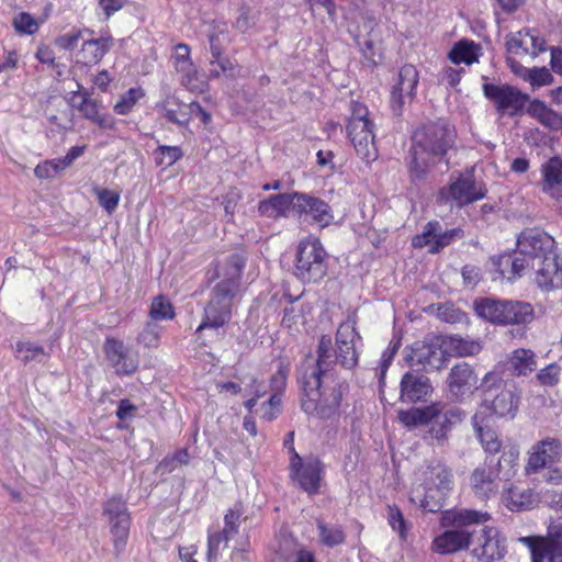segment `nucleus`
Masks as SVG:
<instances>
[{"mask_svg": "<svg viewBox=\"0 0 562 562\" xmlns=\"http://www.w3.org/2000/svg\"><path fill=\"white\" fill-rule=\"evenodd\" d=\"M362 338L356 322L348 318L336 331L335 348L331 338H319L316 360L308 357L301 366L299 381L303 391L302 409L310 415L330 418L339 409L348 383L339 379L336 366L351 370L358 364Z\"/></svg>", "mask_w": 562, "mask_h": 562, "instance_id": "obj_1", "label": "nucleus"}, {"mask_svg": "<svg viewBox=\"0 0 562 562\" xmlns=\"http://www.w3.org/2000/svg\"><path fill=\"white\" fill-rule=\"evenodd\" d=\"M457 133L445 120L428 122L413 134L408 171L413 181L424 180L429 171L441 162L453 147Z\"/></svg>", "mask_w": 562, "mask_h": 562, "instance_id": "obj_2", "label": "nucleus"}, {"mask_svg": "<svg viewBox=\"0 0 562 562\" xmlns=\"http://www.w3.org/2000/svg\"><path fill=\"white\" fill-rule=\"evenodd\" d=\"M490 519L491 515L483 510L461 508L445 512L441 525L450 528L434 539L431 550L438 554H452L469 549L473 537L471 527Z\"/></svg>", "mask_w": 562, "mask_h": 562, "instance_id": "obj_3", "label": "nucleus"}, {"mask_svg": "<svg viewBox=\"0 0 562 562\" xmlns=\"http://www.w3.org/2000/svg\"><path fill=\"white\" fill-rule=\"evenodd\" d=\"M453 486V476L450 469L435 462L419 471L411 499L425 510L437 513L442 506V499Z\"/></svg>", "mask_w": 562, "mask_h": 562, "instance_id": "obj_4", "label": "nucleus"}, {"mask_svg": "<svg viewBox=\"0 0 562 562\" xmlns=\"http://www.w3.org/2000/svg\"><path fill=\"white\" fill-rule=\"evenodd\" d=\"M554 239L543 231H524L517 238V256L501 259L502 265L510 266L512 276L507 278L510 280L520 277L528 266L535 267L538 259L542 260L546 255L554 254Z\"/></svg>", "mask_w": 562, "mask_h": 562, "instance_id": "obj_5", "label": "nucleus"}, {"mask_svg": "<svg viewBox=\"0 0 562 562\" xmlns=\"http://www.w3.org/2000/svg\"><path fill=\"white\" fill-rule=\"evenodd\" d=\"M481 409L506 417L514 416L518 407L516 387L512 382L505 381L497 372H487L481 383Z\"/></svg>", "mask_w": 562, "mask_h": 562, "instance_id": "obj_6", "label": "nucleus"}, {"mask_svg": "<svg viewBox=\"0 0 562 562\" xmlns=\"http://www.w3.org/2000/svg\"><path fill=\"white\" fill-rule=\"evenodd\" d=\"M476 314L493 324H527L533 318L532 306L524 302H513L485 297L474 303Z\"/></svg>", "mask_w": 562, "mask_h": 562, "instance_id": "obj_7", "label": "nucleus"}, {"mask_svg": "<svg viewBox=\"0 0 562 562\" xmlns=\"http://www.w3.org/2000/svg\"><path fill=\"white\" fill-rule=\"evenodd\" d=\"M326 250L318 238L301 240L296 249L295 276L304 282H317L327 272Z\"/></svg>", "mask_w": 562, "mask_h": 562, "instance_id": "obj_8", "label": "nucleus"}, {"mask_svg": "<svg viewBox=\"0 0 562 562\" xmlns=\"http://www.w3.org/2000/svg\"><path fill=\"white\" fill-rule=\"evenodd\" d=\"M239 291L228 283H216L211 292L210 301L204 310V317L196 331L205 328H220L232 317V305Z\"/></svg>", "mask_w": 562, "mask_h": 562, "instance_id": "obj_9", "label": "nucleus"}, {"mask_svg": "<svg viewBox=\"0 0 562 562\" xmlns=\"http://www.w3.org/2000/svg\"><path fill=\"white\" fill-rule=\"evenodd\" d=\"M443 345V339L436 336L416 341L406 353V361L412 368L416 367L425 371L439 370L447 361V350Z\"/></svg>", "mask_w": 562, "mask_h": 562, "instance_id": "obj_10", "label": "nucleus"}, {"mask_svg": "<svg viewBox=\"0 0 562 562\" xmlns=\"http://www.w3.org/2000/svg\"><path fill=\"white\" fill-rule=\"evenodd\" d=\"M471 554L477 562H498L506 554V539L495 527L485 526L479 532L473 530L470 543Z\"/></svg>", "mask_w": 562, "mask_h": 562, "instance_id": "obj_11", "label": "nucleus"}, {"mask_svg": "<svg viewBox=\"0 0 562 562\" xmlns=\"http://www.w3.org/2000/svg\"><path fill=\"white\" fill-rule=\"evenodd\" d=\"M483 91L502 115L516 116L522 113L529 101L528 94L509 85L485 83Z\"/></svg>", "mask_w": 562, "mask_h": 562, "instance_id": "obj_12", "label": "nucleus"}, {"mask_svg": "<svg viewBox=\"0 0 562 562\" xmlns=\"http://www.w3.org/2000/svg\"><path fill=\"white\" fill-rule=\"evenodd\" d=\"M104 514L109 517L114 549L120 553L126 546L131 525L125 503L121 498L109 499L104 505Z\"/></svg>", "mask_w": 562, "mask_h": 562, "instance_id": "obj_13", "label": "nucleus"}, {"mask_svg": "<svg viewBox=\"0 0 562 562\" xmlns=\"http://www.w3.org/2000/svg\"><path fill=\"white\" fill-rule=\"evenodd\" d=\"M104 355L111 367L120 375L133 374L139 364L138 353L123 340L106 338L103 346Z\"/></svg>", "mask_w": 562, "mask_h": 562, "instance_id": "obj_14", "label": "nucleus"}, {"mask_svg": "<svg viewBox=\"0 0 562 562\" xmlns=\"http://www.w3.org/2000/svg\"><path fill=\"white\" fill-rule=\"evenodd\" d=\"M295 212L305 221L317 225L319 228L328 227L334 223L335 216L331 207L324 200L301 192H295Z\"/></svg>", "mask_w": 562, "mask_h": 562, "instance_id": "obj_15", "label": "nucleus"}, {"mask_svg": "<svg viewBox=\"0 0 562 562\" xmlns=\"http://www.w3.org/2000/svg\"><path fill=\"white\" fill-rule=\"evenodd\" d=\"M503 481L497 468L492 462L485 461L472 471L470 487L477 498L484 501L498 494Z\"/></svg>", "mask_w": 562, "mask_h": 562, "instance_id": "obj_16", "label": "nucleus"}, {"mask_svg": "<svg viewBox=\"0 0 562 562\" xmlns=\"http://www.w3.org/2000/svg\"><path fill=\"white\" fill-rule=\"evenodd\" d=\"M419 80L418 71L413 65H404L398 72L396 83L391 91L392 111L400 115L404 105L411 102L415 97V90Z\"/></svg>", "mask_w": 562, "mask_h": 562, "instance_id": "obj_17", "label": "nucleus"}, {"mask_svg": "<svg viewBox=\"0 0 562 562\" xmlns=\"http://www.w3.org/2000/svg\"><path fill=\"white\" fill-rule=\"evenodd\" d=\"M291 472L297 484L308 494L319 491L323 473V464L318 459L302 461L297 453L291 459Z\"/></svg>", "mask_w": 562, "mask_h": 562, "instance_id": "obj_18", "label": "nucleus"}, {"mask_svg": "<svg viewBox=\"0 0 562 562\" xmlns=\"http://www.w3.org/2000/svg\"><path fill=\"white\" fill-rule=\"evenodd\" d=\"M461 235L462 231L460 228L442 231L438 222H429L423 233L413 238L412 244L416 248L429 247V252L436 254Z\"/></svg>", "mask_w": 562, "mask_h": 562, "instance_id": "obj_19", "label": "nucleus"}, {"mask_svg": "<svg viewBox=\"0 0 562 562\" xmlns=\"http://www.w3.org/2000/svg\"><path fill=\"white\" fill-rule=\"evenodd\" d=\"M440 193L443 199L453 201L460 207L482 200L486 194V189L471 178L460 177L448 188L442 189Z\"/></svg>", "mask_w": 562, "mask_h": 562, "instance_id": "obj_20", "label": "nucleus"}, {"mask_svg": "<svg viewBox=\"0 0 562 562\" xmlns=\"http://www.w3.org/2000/svg\"><path fill=\"white\" fill-rule=\"evenodd\" d=\"M78 85V90L74 91L68 102L71 108L78 110L82 116L98 124L101 128L110 130L114 127V120L111 115L100 113V103L90 98L87 90H81Z\"/></svg>", "mask_w": 562, "mask_h": 562, "instance_id": "obj_21", "label": "nucleus"}, {"mask_svg": "<svg viewBox=\"0 0 562 562\" xmlns=\"http://www.w3.org/2000/svg\"><path fill=\"white\" fill-rule=\"evenodd\" d=\"M347 136L352 144L357 155L367 162L378 157L375 146L374 123L346 126Z\"/></svg>", "mask_w": 562, "mask_h": 562, "instance_id": "obj_22", "label": "nucleus"}, {"mask_svg": "<svg viewBox=\"0 0 562 562\" xmlns=\"http://www.w3.org/2000/svg\"><path fill=\"white\" fill-rule=\"evenodd\" d=\"M535 281L544 291L562 288V259L554 254L538 259L535 267Z\"/></svg>", "mask_w": 562, "mask_h": 562, "instance_id": "obj_23", "label": "nucleus"}, {"mask_svg": "<svg viewBox=\"0 0 562 562\" xmlns=\"http://www.w3.org/2000/svg\"><path fill=\"white\" fill-rule=\"evenodd\" d=\"M400 387V400L407 404L425 402L432 393L430 380L413 372H406L402 376Z\"/></svg>", "mask_w": 562, "mask_h": 562, "instance_id": "obj_24", "label": "nucleus"}, {"mask_svg": "<svg viewBox=\"0 0 562 562\" xmlns=\"http://www.w3.org/2000/svg\"><path fill=\"white\" fill-rule=\"evenodd\" d=\"M561 443L558 439L547 438L531 448V452L526 465V473H537L553 463L560 454Z\"/></svg>", "mask_w": 562, "mask_h": 562, "instance_id": "obj_25", "label": "nucleus"}, {"mask_svg": "<svg viewBox=\"0 0 562 562\" xmlns=\"http://www.w3.org/2000/svg\"><path fill=\"white\" fill-rule=\"evenodd\" d=\"M477 380V375L468 363H460L450 370L447 382L451 394L459 398L476 390Z\"/></svg>", "mask_w": 562, "mask_h": 562, "instance_id": "obj_26", "label": "nucleus"}, {"mask_svg": "<svg viewBox=\"0 0 562 562\" xmlns=\"http://www.w3.org/2000/svg\"><path fill=\"white\" fill-rule=\"evenodd\" d=\"M533 562H562V519L552 522L548 541L532 551Z\"/></svg>", "mask_w": 562, "mask_h": 562, "instance_id": "obj_27", "label": "nucleus"}, {"mask_svg": "<svg viewBox=\"0 0 562 562\" xmlns=\"http://www.w3.org/2000/svg\"><path fill=\"white\" fill-rule=\"evenodd\" d=\"M541 189L554 200L562 199V158L555 156L541 166Z\"/></svg>", "mask_w": 562, "mask_h": 562, "instance_id": "obj_28", "label": "nucleus"}, {"mask_svg": "<svg viewBox=\"0 0 562 562\" xmlns=\"http://www.w3.org/2000/svg\"><path fill=\"white\" fill-rule=\"evenodd\" d=\"M502 499L512 512L527 510L537 506L540 498L531 488H522L514 484L504 487Z\"/></svg>", "mask_w": 562, "mask_h": 562, "instance_id": "obj_29", "label": "nucleus"}, {"mask_svg": "<svg viewBox=\"0 0 562 562\" xmlns=\"http://www.w3.org/2000/svg\"><path fill=\"white\" fill-rule=\"evenodd\" d=\"M114 41L110 35L87 40L82 43L78 53V61L86 66L99 64L113 47Z\"/></svg>", "mask_w": 562, "mask_h": 562, "instance_id": "obj_30", "label": "nucleus"}, {"mask_svg": "<svg viewBox=\"0 0 562 562\" xmlns=\"http://www.w3.org/2000/svg\"><path fill=\"white\" fill-rule=\"evenodd\" d=\"M295 192L292 194H276L261 201L258 205V211L261 215L271 218L286 216V213L291 207L295 212Z\"/></svg>", "mask_w": 562, "mask_h": 562, "instance_id": "obj_31", "label": "nucleus"}, {"mask_svg": "<svg viewBox=\"0 0 562 562\" xmlns=\"http://www.w3.org/2000/svg\"><path fill=\"white\" fill-rule=\"evenodd\" d=\"M463 414L458 408H449L442 412V406L438 404V414L430 422L431 427L429 434L437 440H443L451 426L460 423Z\"/></svg>", "mask_w": 562, "mask_h": 562, "instance_id": "obj_32", "label": "nucleus"}, {"mask_svg": "<svg viewBox=\"0 0 562 562\" xmlns=\"http://www.w3.org/2000/svg\"><path fill=\"white\" fill-rule=\"evenodd\" d=\"M438 414V403L426 407H416L398 413L400 422L408 428L429 424Z\"/></svg>", "mask_w": 562, "mask_h": 562, "instance_id": "obj_33", "label": "nucleus"}, {"mask_svg": "<svg viewBox=\"0 0 562 562\" xmlns=\"http://www.w3.org/2000/svg\"><path fill=\"white\" fill-rule=\"evenodd\" d=\"M527 113L537 119L543 126L551 130H559L562 127V116L548 108L544 102L539 99L528 101Z\"/></svg>", "mask_w": 562, "mask_h": 562, "instance_id": "obj_34", "label": "nucleus"}, {"mask_svg": "<svg viewBox=\"0 0 562 562\" xmlns=\"http://www.w3.org/2000/svg\"><path fill=\"white\" fill-rule=\"evenodd\" d=\"M481 55V46L473 41L462 40L454 44L449 53L451 63L472 65L479 61Z\"/></svg>", "mask_w": 562, "mask_h": 562, "instance_id": "obj_35", "label": "nucleus"}, {"mask_svg": "<svg viewBox=\"0 0 562 562\" xmlns=\"http://www.w3.org/2000/svg\"><path fill=\"white\" fill-rule=\"evenodd\" d=\"M447 353L458 357H471L477 355L482 350L480 340L468 339L460 336H450L443 339Z\"/></svg>", "mask_w": 562, "mask_h": 562, "instance_id": "obj_36", "label": "nucleus"}, {"mask_svg": "<svg viewBox=\"0 0 562 562\" xmlns=\"http://www.w3.org/2000/svg\"><path fill=\"white\" fill-rule=\"evenodd\" d=\"M537 367L535 353L529 349H517L508 358V369L516 375H527Z\"/></svg>", "mask_w": 562, "mask_h": 562, "instance_id": "obj_37", "label": "nucleus"}, {"mask_svg": "<svg viewBox=\"0 0 562 562\" xmlns=\"http://www.w3.org/2000/svg\"><path fill=\"white\" fill-rule=\"evenodd\" d=\"M244 267L245 259L240 255L234 254L229 256L222 268V272L220 274L222 279L218 283H228L229 288L234 285L235 290L239 291L240 277Z\"/></svg>", "mask_w": 562, "mask_h": 562, "instance_id": "obj_38", "label": "nucleus"}, {"mask_svg": "<svg viewBox=\"0 0 562 562\" xmlns=\"http://www.w3.org/2000/svg\"><path fill=\"white\" fill-rule=\"evenodd\" d=\"M165 112V117L172 123L180 126H186L190 122V113L188 105L179 102V100L172 95H168L160 104Z\"/></svg>", "mask_w": 562, "mask_h": 562, "instance_id": "obj_39", "label": "nucleus"}, {"mask_svg": "<svg viewBox=\"0 0 562 562\" xmlns=\"http://www.w3.org/2000/svg\"><path fill=\"white\" fill-rule=\"evenodd\" d=\"M15 357L24 363L32 361L45 362L49 358V353L43 346L30 340L18 341L15 345Z\"/></svg>", "mask_w": 562, "mask_h": 562, "instance_id": "obj_40", "label": "nucleus"}, {"mask_svg": "<svg viewBox=\"0 0 562 562\" xmlns=\"http://www.w3.org/2000/svg\"><path fill=\"white\" fill-rule=\"evenodd\" d=\"M519 459V449L510 446L503 450V453L497 462L494 464L498 473L502 475L504 482H509L517 473Z\"/></svg>", "mask_w": 562, "mask_h": 562, "instance_id": "obj_41", "label": "nucleus"}, {"mask_svg": "<svg viewBox=\"0 0 562 562\" xmlns=\"http://www.w3.org/2000/svg\"><path fill=\"white\" fill-rule=\"evenodd\" d=\"M210 65L211 69L209 76L211 78H220L221 76H225L226 78L234 79L239 75V68L237 64L224 55L217 58H211Z\"/></svg>", "mask_w": 562, "mask_h": 562, "instance_id": "obj_42", "label": "nucleus"}, {"mask_svg": "<svg viewBox=\"0 0 562 562\" xmlns=\"http://www.w3.org/2000/svg\"><path fill=\"white\" fill-rule=\"evenodd\" d=\"M482 414L483 411H480L473 416L474 427L479 434L484 450L488 453H496L501 450V441L494 431H484L482 426H480V423H483Z\"/></svg>", "mask_w": 562, "mask_h": 562, "instance_id": "obj_43", "label": "nucleus"}, {"mask_svg": "<svg viewBox=\"0 0 562 562\" xmlns=\"http://www.w3.org/2000/svg\"><path fill=\"white\" fill-rule=\"evenodd\" d=\"M180 75V81L183 87L192 92H203L207 89V81L204 74L200 72L195 65L192 69L178 72Z\"/></svg>", "mask_w": 562, "mask_h": 562, "instance_id": "obj_44", "label": "nucleus"}, {"mask_svg": "<svg viewBox=\"0 0 562 562\" xmlns=\"http://www.w3.org/2000/svg\"><path fill=\"white\" fill-rule=\"evenodd\" d=\"M210 50L212 58H217L224 55L226 46L231 42V37L226 25H218L209 35Z\"/></svg>", "mask_w": 562, "mask_h": 562, "instance_id": "obj_45", "label": "nucleus"}, {"mask_svg": "<svg viewBox=\"0 0 562 562\" xmlns=\"http://www.w3.org/2000/svg\"><path fill=\"white\" fill-rule=\"evenodd\" d=\"M148 315L149 321L157 322L172 319L176 314L170 301L164 295H158L153 300Z\"/></svg>", "mask_w": 562, "mask_h": 562, "instance_id": "obj_46", "label": "nucleus"}, {"mask_svg": "<svg viewBox=\"0 0 562 562\" xmlns=\"http://www.w3.org/2000/svg\"><path fill=\"white\" fill-rule=\"evenodd\" d=\"M144 95V90L139 87L128 89L114 104V112L120 115L128 114Z\"/></svg>", "mask_w": 562, "mask_h": 562, "instance_id": "obj_47", "label": "nucleus"}, {"mask_svg": "<svg viewBox=\"0 0 562 562\" xmlns=\"http://www.w3.org/2000/svg\"><path fill=\"white\" fill-rule=\"evenodd\" d=\"M232 538L224 533L216 531L209 535L207 539V560L209 562H216L222 557V551L227 548L228 541Z\"/></svg>", "mask_w": 562, "mask_h": 562, "instance_id": "obj_48", "label": "nucleus"}, {"mask_svg": "<svg viewBox=\"0 0 562 562\" xmlns=\"http://www.w3.org/2000/svg\"><path fill=\"white\" fill-rule=\"evenodd\" d=\"M530 30L519 31L507 38L506 47L512 54L529 55Z\"/></svg>", "mask_w": 562, "mask_h": 562, "instance_id": "obj_49", "label": "nucleus"}, {"mask_svg": "<svg viewBox=\"0 0 562 562\" xmlns=\"http://www.w3.org/2000/svg\"><path fill=\"white\" fill-rule=\"evenodd\" d=\"M161 333L162 327H160L156 322L148 321L137 339L139 344L144 345L146 348H157L159 346Z\"/></svg>", "mask_w": 562, "mask_h": 562, "instance_id": "obj_50", "label": "nucleus"}, {"mask_svg": "<svg viewBox=\"0 0 562 562\" xmlns=\"http://www.w3.org/2000/svg\"><path fill=\"white\" fill-rule=\"evenodd\" d=\"M526 82H528L532 90L540 89L546 86H550L554 78L550 70L546 67H533L526 74Z\"/></svg>", "mask_w": 562, "mask_h": 562, "instance_id": "obj_51", "label": "nucleus"}, {"mask_svg": "<svg viewBox=\"0 0 562 562\" xmlns=\"http://www.w3.org/2000/svg\"><path fill=\"white\" fill-rule=\"evenodd\" d=\"M65 170L59 158L48 159L38 164L34 168V175L41 180H50L56 178L60 172Z\"/></svg>", "mask_w": 562, "mask_h": 562, "instance_id": "obj_52", "label": "nucleus"}, {"mask_svg": "<svg viewBox=\"0 0 562 562\" xmlns=\"http://www.w3.org/2000/svg\"><path fill=\"white\" fill-rule=\"evenodd\" d=\"M319 530V538L323 544L327 547H335L344 542V531L336 526H328L322 521L317 524Z\"/></svg>", "mask_w": 562, "mask_h": 562, "instance_id": "obj_53", "label": "nucleus"}, {"mask_svg": "<svg viewBox=\"0 0 562 562\" xmlns=\"http://www.w3.org/2000/svg\"><path fill=\"white\" fill-rule=\"evenodd\" d=\"M93 192L98 198L99 204L109 213L112 214L120 202V193L108 189L94 187Z\"/></svg>", "mask_w": 562, "mask_h": 562, "instance_id": "obj_54", "label": "nucleus"}, {"mask_svg": "<svg viewBox=\"0 0 562 562\" xmlns=\"http://www.w3.org/2000/svg\"><path fill=\"white\" fill-rule=\"evenodd\" d=\"M182 157L178 146H159L156 150V162L159 166L170 167Z\"/></svg>", "mask_w": 562, "mask_h": 562, "instance_id": "obj_55", "label": "nucleus"}, {"mask_svg": "<svg viewBox=\"0 0 562 562\" xmlns=\"http://www.w3.org/2000/svg\"><path fill=\"white\" fill-rule=\"evenodd\" d=\"M85 33L93 34V31L89 29L85 31L80 29H72L68 33L56 37L55 44L61 49L71 50L77 46L79 40L83 37Z\"/></svg>", "mask_w": 562, "mask_h": 562, "instance_id": "obj_56", "label": "nucleus"}, {"mask_svg": "<svg viewBox=\"0 0 562 562\" xmlns=\"http://www.w3.org/2000/svg\"><path fill=\"white\" fill-rule=\"evenodd\" d=\"M372 123L369 117L368 108L358 101L350 102V116L348 119L347 126L363 125Z\"/></svg>", "mask_w": 562, "mask_h": 562, "instance_id": "obj_57", "label": "nucleus"}, {"mask_svg": "<svg viewBox=\"0 0 562 562\" xmlns=\"http://www.w3.org/2000/svg\"><path fill=\"white\" fill-rule=\"evenodd\" d=\"M241 516V509L238 505L229 509L224 517V527L220 531L225 536L233 538L238 533L239 520Z\"/></svg>", "mask_w": 562, "mask_h": 562, "instance_id": "obj_58", "label": "nucleus"}, {"mask_svg": "<svg viewBox=\"0 0 562 562\" xmlns=\"http://www.w3.org/2000/svg\"><path fill=\"white\" fill-rule=\"evenodd\" d=\"M194 64L190 59V47L187 44H178L173 55V67L177 72L192 69Z\"/></svg>", "mask_w": 562, "mask_h": 562, "instance_id": "obj_59", "label": "nucleus"}, {"mask_svg": "<svg viewBox=\"0 0 562 562\" xmlns=\"http://www.w3.org/2000/svg\"><path fill=\"white\" fill-rule=\"evenodd\" d=\"M560 374L561 368L555 363H551L538 372L537 380L543 386H553L558 384Z\"/></svg>", "mask_w": 562, "mask_h": 562, "instance_id": "obj_60", "label": "nucleus"}, {"mask_svg": "<svg viewBox=\"0 0 562 562\" xmlns=\"http://www.w3.org/2000/svg\"><path fill=\"white\" fill-rule=\"evenodd\" d=\"M281 411V396L273 394L268 402L263 403L259 409L260 417L268 422L273 420Z\"/></svg>", "mask_w": 562, "mask_h": 562, "instance_id": "obj_61", "label": "nucleus"}, {"mask_svg": "<svg viewBox=\"0 0 562 562\" xmlns=\"http://www.w3.org/2000/svg\"><path fill=\"white\" fill-rule=\"evenodd\" d=\"M13 25L18 32L25 34H34L38 24L35 19L29 13H20L13 20Z\"/></svg>", "mask_w": 562, "mask_h": 562, "instance_id": "obj_62", "label": "nucleus"}, {"mask_svg": "<svg viewBox=\"0 0 562 562\" xmlns=\"http://www.w3.org/2000/svg\"><path fill=\"white\" fill-rule=\"evenodd\" d=\"M387 520L393 530L400 533L402 539L406 535V522L402 512L396 506H387Z\"/></svg>", "mask_w": 562, "mask_h": 562, "instance_id": "obj_63", "label": "nucleus"}, {"mask_svg": "<svg viewBox=\"0 0 562 562\" xmlns=\"http://www.w3.org/2000/svg\"><path fill=\"white\" fill-rule=\"evenodd\" d=\"M190 456L187 450H179L172 457L165 458L159 463V469H164L168 472L173 471L179 465L189 463Z\"/></svg>", "mask_w": 562, "mask_h": 562, "instance_id": "obj_64", "label": "nucleus"}]
</instances>
